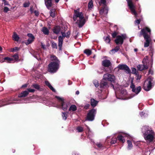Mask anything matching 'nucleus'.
Listing matches in <instances>:
<instances>
[{"label":"nucleus","mask_w":155,"mask_h":155,"mask_svg":"<svg viewBox=\"0 0 155 155\" xmlns=\"http://www.w3.org/2000/svg\"><path fill=\"white\" fill-rule=\"evenodd\" d=\"M28 94V92L26 90L22 91L18 97H26Z\"/></svg>","instance_id":"28"},{"label":"nucleus","mask_w":155,"mask_h":155,"mask_svg":"<svg viewBox=\"0 0 155 155\" xmlns=\"http://www.w3.org/2000/svg\"><path fill=\"white\" fill-rule=\"evenodd\" d=\"M55 10L54 9H51L50 11V16L53 18H54L55 16Z\"/></svg>","instance_id":"35"},{"label":"nucleus","mask_w":155,"mask_h":155,"mask_svg":"<svg viewBox=\"0 0 155 155\" xmlns=\"http://www.w3.org/2000/svg\"><path fill=\"white\" fill-rule=\"evenodd\" d=\"M117 141V139L115 137H113L111 141L110 142V143L111 144H114L115 143H116Z\"/></svg>","instance_id":"43"},{"label":"nucleus","mask_w":155,"mask_h":155,"mask_svg":"<svg viewBox=\"0 0 155 155\" xmlns=\"http://www.w3.org/2000/svg\"><path fill=\"white\" fill-rule=\"evenodd\" d=\"M87 19V18L86 19V18H84H84H82L81 19H79V20H77L76 23H78V26L79 28H80L82 27L84 25Z\"/></svg>","instance_id":"15"},{"label":"nucleus","mask_w":155,"mask_h":155,"mask_svg":"<svg viewBox=\"0 0 155 155\" xmlns=\"http://www.w3.org/2000/svg\"><path fill=\"white\" fill-rule=\"evenodd\" d=\"M33 97H16L15 101H18L17 103H28L31 102L30 101Z\"/></svg>","instance_id":"8"},{"label":"nucleus","mask_w":155,"mask_h":155,"mask_svg":"<svg viewBox=\"0 0 155 155\" xmlns=\"http://www.w3.org/2000/svg\"><path fill=\"white\" fill-rule=\"evenodd\" d=\"M144 139L147 143L152 142L154 139V133L151 128L147 126H143L142 129Z\"/></svg>","instance_id":"1"},{"label":"nucleus","mask_w":155,"mask_h":155,"mask_svg":"<svg viewBox=\"0 0 155 155\" xmlns=\"http://www.w3.org/2000/svg\"><path fill=\"white\" fill-rule=\"evenodd\" d=\"M62 116V117L63 119L64 120H66L67 118V114L66 113H63Z\"/></svg>","instance_id":"47"},{"label":"nucleus","mask_w":155,"mask_h":155,"mask_svg":"<svg viewBox=\"0 0 155 155\" xmlns=\"http://www.w3.org/2000/svg\"><path fill=\"white\" fill-rule=\"evenodd\" d=\"M96 145L97 147L99 148H101L102 147L103 145L102 144L100 143H97L96 144Z\"/></svg>","instance_id":"56"},{"label":"nucleus","mask_w":155,"mask_h":155,"mask_svg":"<svg viewBox=\"0 0 155 155\" xmlns=\"http://www.w3.org/2000/svg\"><path fill=\"white\" fill-rule=\"evenodd\" d=\"M4 5H10L9 4L8 2L6 1H5V2H4Z\"/></svg>","instance_id":"59"},{"label":"nucleus","mask_w":155,"mask_h":155,"mask_svg":"<svg viewBox=\"0 0 155 155\" xmlns=\"http://www.w3.org/2000/svg\"><path fill=\"white\" fill-rule=\"evenodd\" d=\"M102 65L104 67H109L112 64L110 60L105 59L102 61Z\"/></svg>","instance_id":"16"},{"label":"nucleus","mask_w":155,"mask_h":155,"mask_svg":"<svg viewBox=\"0 0 155 155\" xmlns=\"http://www.w3.org/2000/svg\"><path fill=\"white\" fill-rule=\"evenodd\" d=\"M14 60L17 61L18 60L19 56L18 54H15L12 56Z\"/></svg>","instance_id":"40"},{"label":"nucleus","mask_w":155,"mask_h":155,"mask_svg":"<svg viewBox=\"0 0 155 155\" xmlns=\"http://www.w3.org/2000/svg\"><path fill=\"white\" fill-rule=\"evenodd\" d=\"M27 36L29 37V38L27 40L26 44V45H28L34 41L35 39V37L34 35L28 33L27 34Z\"/></svg>","instance_id":"17"},{"label":"nucleus","mask_w":155,"mask_h":155,"mask_svg":"<svg viewBox=\"0 0 155 155\" xmlns=\"http://www.w3.org/2000/svg\"><path fill=\"white\" fill-rule=\"evenodd\" d=\"M58 46L59 47V50L61 51L62 50V47L63 44V38L62 36H60L58 37Z\"/></svg>","instance_id":"20"},{"label":"nucleus","mask_w":155,"mask_h":155,"mask_svg":"<svg viewBox=\"0 0 155 155\" xmlns=\"http://www.w3.org/2000/svg\"><path fill=\"white\" fill-rule=\"evenodd\" d=\"M19 48L17 47H15L14 48H12L11 49V51L13 52L14 51H18L19 50Z\"/></svg>","instance_id":"50"},{"label":"nucleus","mask_w":155,"mask_h":155,"mask_svg":"<svg viewBox=\"0 0 155 155\" xmlns=\"http://www.w3.org/2000/svg\"><path fill=\"white\" fill-rule=\"evenodd\" d=\"M27 91L28 92V94L29 92L34 93L35 91L34 89H31L30 88H28Z\"/></svg>","instance_id":"48"},{"label":"nucleus","mask_w":155,"mask_h":155,"mask_svg":"<svg viewBox=\"0 0 155 155\" xmlns=\"http://www.w3.org/2000/svg\"><path fill=\"white\" fill-rule=\"evenodd\" d=\"M77 110L76 106L74 105H72L70 107L69 110L70 111H74Z\"/></svg>","instance_id":"37"},{"label":"nucleus","mask_w":155,"mask_h":155,"mask_svg":"<svg viewBox=\"0 0 155 155\" xmlns=\"http://www.w3.org/2000/svg\"><path fill=\"white\" fill-rule=\"evenodd\" d=\"M141 20L140 19H137L135 21V23L139 25L140 24Z\"/></svg>","instance_id":"55"},{"label":"nucleus","mask_w":155,"mask_h":155,"mask_svg":"<svg viewBox=\"0 0 155 155\" xmlns=\"http://www.w3.org/2000/svg\"><path fill=\"white\" fill-rule=\"evenodd\" d=\"M32 87L38 90H41L40 86L37 84H33L32 85Z\"/></svg>","instance_id":"39"},{"label":"nucleus","mask_w":155,"mask_h":155,"mask_svg":"<svg viewBox=\"0 0 155 155\" xmlns=\"http://www.w3.org/2000/svg\"><path fill=\"white\" fill-rule=\"evenodd\" d=\"M100 3L104 5V6H106V0H101Z\"/></svg>","instance_id":"51"},{"label":"nucleus","mask_w":155,"mask_h":155,"mask_svg":"<svg viewBox=\"0 0 155 155\" xmlns=\"http://www.w3.org/2000/svg\"><path fill=\"white\" fill-rule=\"evenodd\" d=\"M104 79L107 81H108L111 82H114L115 80V77L113 75L108 73L104 74Z\"/></svg>","instance_id":"10"},{"label":"nucleus","mask_w":155,"mask_h":155,"mask_svg":"<svg viewBox=\"0 0 155 155\" xmlns=\"http://www.w3.org/2000/svg\"><path fill=\"white\" fill-rule=\"evenodd\" d=\"M127 38L126 34H122L121 35H118L117 38L114 40L115 43L117 45H122L123 44L124 40Z\"/></svg>","instance_id":"6"},{"label":"nucleus","mask_w":155,"mask_h":155,"mask_svg":"<svg viewBox=\"0 0 155 155\" xmlns=\"http://www.w3.org/2000/svg\"><path fill=\"white\" fill-rule=\"evenodd\" d=\"M30 10L31 13H33L34 11V8L32 6L30 7Z\"/></svg>","instance_id":"58"},{"label":"nucleus","mask_w":155,"mask_h":155,"mask_svg":"<svg viewBox=\"0 0 155 155\" xmlns=\"http://www.w3.org/2000/svg\"><path fill=\"white\" fill-rule=\"evenodd\" d=\"M52 0H45V5L48 9H49L52 5Z\"/></svg>","instance_id":"23"},{"label":"nucleus","mask_w":155,"mask_h":155,"mask_svg":"<svg viewBox=\"0 0 155 155\" xmlns=\"http://www.w3.org/2000/svg\"><path fill=\"white\" fill-rule=\"evenodd\" d=\"M127 2L128 6L132 14L134 15V16L136 18L137 17L138 14H140L141 12V10L140 7H139L138 8L137 12L135 10V6L132 0H126Z\"/></svg>","instance_id":"3"},{"label":"nucleus","mask_w":155,"mask_h":155,"mask_svg":"<svg viewBox=\"0 0 155 155\" xmlns=\"http://www.w3.org/2000/svg\"><path fill=\"white\" fill-rule=\"evenodd\" d=\"M59 102L61 104L62 109L64 110H66L68 107L66 103L65 102L63 98L62 97H57Z\"/></svg>","instance_id":"13"},{"label":"nucleus","mask_w":155,"mask_h":155,"mask_svg":"<svg viewBox=\"0 0 155 155\" xmlns=\"http://www.w3.org/2000/svg\"><path fill=\"white\" fill-rule=\"evenodd\" d=\"M91 105L93 107H95L97 104L98 101H95L94 99H91Z\"/></svg>","instance_id":"33"},{"label":"nucleus","mask_w":155,"mask_h":155,"mask_svg":"<svg viewBox=\"0 0 155 155\" xmlns=\"http://www.w3.org/2000/svg\"><path fill=\"white\" fill-rule=\"evenodd\" d=\"M34 13L35 14V15L36 16H38V15L39 14V13L37 11H35L34 12Z\"/></svg>","instance_id":"57"},{"label":"nucleus","mask_w":155,"mask_h":155,"mask_svg":"<svg viewBox=\"0 0 155 155\" xmlns=\"http://www.w3.org/2000/svg\"><path fill=\"white\" fill-rule=\"evenodd\" d=\"M120 48V46H116L114 48L112 49L111 51L113 53H115L116 52H117L118 51V50H119Z\"/></svg>","instance_id":"36"},{"label":"nucleus","mask_w":155,"mask_h":155,"mask_svg":"<svg viewBox=\"0 0 155 155\" xmlns=\"http://www.w3.org/2000/svg\"><path fill=\"white\" fill-rule=\"evenodd\" d=\"M51 47L53 48H57V45L56 43L54 42H52L51 43Z\"/></svg>","instance_id":"44"},{"label":"nucleus","mask_w":155,"mask_h":155,"mask_svg":"<svg viewBox=\"0 0 155 155\" xmlns=\"http://www.w3.org/2000/svg\"><path fill=\"white\" fill-rule=\"evenodd\" d=\"M96 112V110L95 109H93L91 110L87 115L86 120L90 121H93L94 119V116Z\"/></svg>","instance_id":"9"},{"label":"nucleus","mask_w":155,"mask_h":155,"mask_svg":"<svg viewBox=\"0 0 155 155\" xmlns=\"http://www.w3.org/2000/svg\"><path fill=\"white\" fill-rule=\"evenodd\" d=\"M154 82V78L152 77H149L144 83L143 87L144 90L146 91H150L153 86Z\"/></svg>","instance_id":"4"},{"label":"nucleus","mask_w":155,"mask_h":155,"mask_svg":"<svg viewBox=\"0 0 155 155\" xmlns=\"http://www.w3.org/2000/svg\"><path fill=\"white\" fill-rule=\"evenodd\" d=\"M106 11V13L107 14L108 13V9H107L105 7V6H104V7H103L102 8L100 11V14L101 15H102L104 13V11Z\"/></svg>","instance_id":"32"},{"label":"nucleus","mask_w":155,"mask_h":155,"mask_svg":"<svg viewBox=\"0 0 155 155\" xmlns=\"http://www.w3.org/2000/svg\"><path fill=\"white\" fill-rule=\"evenodd\" d=\"M4 62H5V60H4V58L0 60V62L1 63H3Z\"/></svg>","instance_id":"61"},{"label":"nucleus","mask_w":155,"mask_h":155,"mask_svg":"<svg viewBox=\"0 0 155 155\" xmlns=\"http://www.w3.org/2000/svg\"><path fill=\"white\" fill-rule=\"evenodd\" d=\"M118 68L120 70L125 71L128 73L130 74L131 73L129 67L126 64H119L118 66Z\"/></svg>","instance_id":"12"},{"label":"nucleus","mask_w":155,"mask_h":155,"mask_svg":"<svg viewBox=\"0 0 155 155\" xmlns=\"http://www.w3.org/2000/svg\"><path fill=\"white\" fill-rule=\"evenodd\" d=\"M30 4L29 2H25L23 4V6L25 8L28 7Z\"/></svg>","instance_id":"49"},{"label":"nucleus","mask_w":155,"mask_h":155,"mask_svg":"<svg viewBox=\"0 0 155 155\" xmlns=\"http://www.w3.org/2000/svg\"><path fill=\"white\" fill-rule=\"evenodd\" d=\"M144 113L143 112H141L140 113V116H141V117H142L143 115H144Z\"/></svg>","instance_id":"62"},{"label":"nucleus","mask_w":155,"mask_h":155,"mask_svg":"<svg viewBox=\"0 0 155 155\" xmlns=\"http://www.w3.org/2000/svg\"><path fill=\"white\" fill-rule=\"evenodd\" d=\"M151 34V30L148 27H146L142 29L140 33V36L143 35L145 41L144 42V47H147L149 46L151 39L150 37Z\"/></svg>","instance_id":"2"},{"label":"nucleus","mask_w":155,"mask_h":155,"mask_svg":"<svg viewBox=\"0 0 155 155\" xmlns=\"http://www.w3.org/2000/svg\"><path fill=\"white\" fill-rule=\"evenodd\" d=\"M108 87V83L104 79L102 80L100 84V87L102 88H105Z\"/></svg>","instance_id":"18"},{"label":"nucleus","mask_w":155,"mask_h":155,"mask_svg":"<svg viewBox=\"0 0 155 155\" xmlns=\"http://www.w3.org/2000/svg\"><path fill=\"white\" fill-rule=\"evenodd\" d=\"M78 131L79 132H81L83 130V128L81 127H78L77 128Z\"/></svg>","instance_id":"45"},{"label":"nucleus","mask_w":155,"mask_h":155,"mask_svg":"<svg viewBox=\"0 0 155 155\" xmlns=\"http://www.w3.org/2000/svg\"><path fill=\"white\" fill-rule=\"evenodd\" d=\"M45 84L46 85L48 86L49 88L53 92H55V89L51 85L50 83L48 81H45Z\"/></svg>","instance_id":"27"},{"label":"nucleus","mask_w":155,"mask_h":155,"mask_svg":"<svg viewBox=\"0 0 155 155\" xmlns=\"http://www.w3.org/2000/svg\"><path fill=\"white\" fill-rule=\"evenodd\" d=\"M80 8H79L76 10L74 11V13L73 15V19L74 21H76L77 19V18H79V19H81L84 18V15L82 12H79Z\"/></svg>","instance_id":"7"},{"label":"nucleus","mask_w":155,"mask_h":155,"mask_svg":"<svg viewBox=\"0 0 155 155\" xmlns=\"http://www.w3.org/2000/svg\"><path fill=\"white\" fill-rule=\"evenodd\" d=\"M84 53L88 56H89L91 54L92 51L89 49H86L84 50Z\"/></svg>","instance_id":"38"},{"label":"nucleus","mask_w":155,"mask_h":155,"mask_svg":"<svg viewBox=\"0 0 155 155\" xmlns=\"http://www.w3.org/2000/svg\"><path fill=\"white\" fill-rule=\"evenodd\" d=\"M137 68L139 70L142 71L148 69V66L147 65L144 64L138 65L137 66Z\"/></svg>","instance_id":"22"},{"label":"nucleus","mask_w":155,"mask_h":155,"mask_svg":"<svg viewBox=\"0 0 155 155\" xmlns=\"http://www.w3.org/2000/svg\"><path fill=\"white\" fill-rule=\"evenodd\" d=\"M4 60H5V62H6L8 63H11V61H14V59L12 58L6 57L4 58Z\"/></svg>","instance_id":"34"},{"label":"nucleus","mask_w":155,"mask_h":155,"mask_svg":"<svg viewBox=\"0 0 155 155\" xmlns=\"http://www.w3.org/2000/svg\"><path fill=\"white\" fill-rule=\"evenodd\" d=\"M41 31L43 32V34L46 35H48L49 33V30L46 27H43L42 28Z\"/></svg>","instance_id":"24"},{"label":"nucleus","mask_w":155,"mask_h":155,"mask_svg":"<svg viewBox=\"0 0 155 155\" xmlns=\"http://www.w3.org/2000/svg\"><path fill=\"white\" fill-rule=\"evenodd\" d=\"M28 84H25L22 85L20 88H21V89H22L23 88H26L28 87Z\"/></svg>","instance_id":"54"},{"label":"nucleus","mask_w":155,"mask_h":155,"mask_svg":"<svg viewBox=\"0 0 155 155\" xmlns=\"http://www.w3.org/2000/svg\"><path fill=\"white\" fill-rule=\"evenodd\" d=\"M127 142L128 144V148L129 149H130L133 147L131 142L130 140H128L127 141Z\"/></svg>","instance_id":"41"},{"label":"nucleus","mask_w":155,"mask_h":155,"mask_svg":"<svg viewBox=\"0 0 155 155\" xmlns=\"http://www.w3.org/2000/svg\"><path fill=\"white\" fill-rule=\"evenodd\" d=\"M142 63L143 64L147 65L148 66L149 60L147 56H146L143 59L142 61Z\"/></svg>","instance_id":"31"},{"label":"nucleus","mask_w":155,"mask_h":155,"mask_svg":"<svg viewBox=\"0 0 155 155\" xmlns=\"http://www.w3.org/2000/svg\"><path fill=\"white\" fill-rule=\"evenodd\" d=\"M61 28L59 26H55L53 29V31L54 34H58L61 31Z\"/></svg>","instance_id":"19"},{"label":"nucleus","mask_w":155,"mask_h":155,"mask_svg":"<svg viewBox=\"0 0 155 155\" xmlns=\"http://www.w3.org/2000/svg\"><path fill=\"white\" fill-rule=\"evenodd\" d=\"M93 6V2L92 0L90 1L88 4V8H92Z\"/></svg>","instance_id":"42"},{"label":"nucleus","mask_w":155,"mask_h":155,"mask_svg":"<svg viewBox=\"0 0 155 155\" xmlns=\"http://www.w3.org/2000/svg\"><path fill=\"white\" fill-rule=\"evenodd\" d=\"M60 64L56 62H50L48 65V71L51 73H56L60 68Z\"/></svg>","instance_id":"5"},{"label":"nucleus","mask_w":155,"mask_h":155,"mask_svg":"<svg viewBox=\"0 0 155 155\" xmlns=\"http://www.w3.org/2000/svg\"><path fill=\"white\" fill-rule=\"evenodd\" d=\"M61 34L62 35V37H63V38H64L65 37H66L67 38H68L70 37V31H68L67 33H65V32L61 31Z\"/></svg>","instance_id":"25"},{"label":"nucleus","mask_w":155,"mask_h":155,"mask_svg":"<svg viewBox=\"0 0 155 155\" xmlns=\"http://www.w3.org/2000/svg\"><path fill=\"white\" fill-rule=\"evenodd\" d=\"M12 37L13 40L16 41H18L20 38L19 37L15 32H14Z\"/></svg>","instance_id":"26"},{"label":"nucleus","mask_w":155,"mask_h":155,"mask_svg":"<svg viewBox=\"0 0 155 155\" xmlns=\"http://www.w3.org/2000/svg\"><path fill=\"white\" fill-rule=\"evenodd\" d=\"M93 82L96 87H98L99 86V83H98V81L97 80H94Z\"/></svg>","instance_id":"46"},{"label":"nucleus","mask_w":155,"mask_h":155,"mask_svg":"<svg viewBox=\"0 0 155 155\" xmlns=\"http://www.w3.org/2000/svg\"><path fill=\"white\" fill-rule=\"evenodd\" d=\"M118 140L120 142L124 143L125 141L124 137L121 135H119L117 137Z\"/></svg>","instance_id":"29"},{"label":"nucleus","mask_w":155,"mask_h":155,"mask_svg":"<svg viewBox=\"0 0 155 155\" xmlns=\"http://www.w3.org/2000/svg\"><path fill=\"white\" fill-rule=\"evenodd\" d=\"M114 27L116 28V30H114V32L111 34V36L113 38H117V37L118 35L119 32L117 31L118 28L117 25H115Z\"/></svg>","instance_id":"21"},{"label":"nucleus","mask_w":155,"mask_h":155,"mask_svg":"<svg viewBox=\"0 0 155 155\" xmlns=\"http://www.w3.org/2000/svg\"><path fill=\"white\" fill-rule=\"evenodd\" d=\"M49 57L50 60L51 61V62H57L60 63V61L58 59V58L56 56L53 54H51L49 55Z\"/></svg>","instance_id":"14"},{"label":"nucleus","mask_w":155,"mask_h":155,"mask_svg":"<svg viewBox=\"0 0 155 155\" xmlns=\"http://www.w3.org/2000/svg\"><path fill=\"white\" fill-rule=\"evenodd\" d=\"M122 91L124 92L123 93L124 94H126L127 92L126 91V90H123ZM121 93H122V92H121Z\"/></svg>","instance_id":"64"},{"label":"nucleus","mask_w":155,"mask_h":155,"mask_svg":"<svg viewBox=\"0 0 155 155\" xmlns=\"http://www.w3.org/2000/svg\"><path fill=\"white\" fill-rule=\"evenodd\" d=\"M130 87L132 89V91L135 93L136 94H138L141 90V87L140 86H138L136 88H135V85L133 83V81H131Z\"/></svg>","instance_id":"11"},{"label":"nucleus","mask_w":155,"mask_h":155,"mask_svg":"<svg viewBox=\"0 0 155 155\" xmlns=\"http://www.w3.org/2000/svg\"><path fill=\"white\" fill-rule=\"evenodd\" d=\"M104 41L107 43L109 44L110 41V36L108 35L107 36L104 37L103 38Z\"/></svg>","instance_id":"30"},{"label":"nucleus","mask_w":155,"mask_h":155,"mask_svg":"<svg viewBox=\"0 0 155 155\" xmlns=\"http://www.w3.org/2000/svg\"><path fill=\"white\" fill-rule=\"evenodd\" d=\"M79 93H80L79 91H76V92L75 93V94L76 95H78L79 94Z\"/></svg>","instance_id":"63"},{"label":"nucleus","mask_w":155,"mask_h":155,"mask_svg":"<svg viewBox=\"0 0 155 155\" xmlns=\"http://www.w3.org/2000/svg\"><path fill=\"white\" fill-rule=\"evenodd\" d=\"M136 69L135 68H132V74H136Z\"/></svg>","instance_id":"53"},{"label":"nucleus","mask_w":155,"mask_h":155,"mask_svg":"<svg viewBox=\"0 0 155 155\" xmlns=\"http://www.w3.org/2000/svg\"><path fill=\"white\" fill-rule=\"evenodd\" d=\"M118 99L122 100H127L128 98H123V97H117Z\"/></svg>","instance_id":"60"},{"label":"nucleus","mask_w":155,"mask_h":155,"mask_svg":"<svg viewBox=\"0 0 155 155\" xmlns=\"http://www.w3.org/2000/svg\"><path fill=\"white\" fill-rule=\"evenodd\" d=\"M9 10V9L8 7H4V8L3 9V12H4L6 13Z\"/></svg>","instance_id":"52"}]
</instances>
